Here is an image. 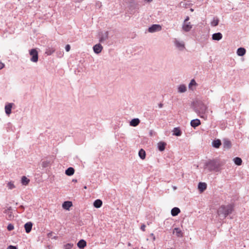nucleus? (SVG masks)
<instances>
[{"instance_id":"obj_8","label":"nucleus","mask_w":249,"mask_h":249,"mask_svg":"<svg viewBox=\"0 0 249 249\" xmlns=\"http://www.w3.org/2000/svg\"><path fill=\"white\" fill-rule=\"evenodd\" d=\"M103 49V47L100 43L94 45L93 47V50L94 52L96 54H99L100 53L102 52Z\"/></svg>"},{"instance_id":"obj_54","label":"nucleus","mask_w":249,"mask_h":249,"mask_svg":"<svg viewBox=\"0 0 249 249\" xmlns=\"http://www.w3.org/2000/svg\"><path fill=\"white\" fill-rule=\"evenodd\" d=\"M167 249H173L172 248H168Z\"/></svg>"},{"instance_id":"obj_31","label":"nucleus","mask_w":249,"mask_h":249,"mask_svg":"<svg viewBox=\"0 0 249 249\" xmlns=\"http://www.w3.org/2000/svg\"><path fill=\"white\" fill-rule=\"evenodd\" d=\"M174 232L176 233V234L178 237L182 236V232L180 229L178 228H175L174 229Z\"/></svg>"},{"instance_id":"obj_37","label":"nucleus","mask_w":249,"mask_h":249,"mask_svg":"<svg viewBox=\"0 0 249 249\" xmlns=\"http://www.w3.org/2000/svg\"><path fill=\"white\" fill-rule=\"evenodd\" d=\"M7 187L10 189H13V188H14L15 187V186L14 185V184L13 183L11 182L8 183Z\"/></svg>"},{"instance_id":"obj_45","label":"nucleus","mask_w":249,"mask_h":249,"mask_svg":"<svg viewBox=\"0 0 249 249\" xmlns=\"http://www.w3.org/2000/svg\"><path fill=\"white\" fill-rule=\"evenodd\" d=\"M143 0L146 1L147 3H150L153 1V0Z\"/></svg>"},{"instance_id":"obj_22","label":"nucleus","mask_w":249,"mask_h":249,"mask_svg":"<svg viewBox=\"0 0 249 249\" xmlns=\"http://www.w3.org/2000/svg\"><path fill=\"white\" fill-rule=\"evenodd\" d=\"M72 204L71 201H65L63 204L62 207L63 208L67 210H69L70 208L72 206Z\"/></svg>"},{"instance_id":"obj_14","label":"nucleus","mask_w":249,"mask_h":249,"mask_svg":"<svg viewBox=\"0 0 249 249\" xmlns=\"http://www.w3.org/2000/svg\"><path fill=\"white\" fill-rule=\"evenodd\" d=\"M13 105V103H8V104L5 105V111L7 115H9L11 113V109L12 108Z\"/></svg>"},{"instance_id":"obj_48","label":"nucleus","mask_w":249,"mask_h":249,"mask_svg":"<svg viewBox=\"0 0 249 249\" xmlns=\"http://www.w3.org/2000/svg\"><path fill=\"white\" fill-rule=\"evenodd\" d=\"M19 208L21 209L22 210H23V209H24V206H22V205H20V206H19Z\"/></svg>"},{"instance_id":"obj_3","label":"nucleus","mask_w":249,"mask_h":249,"mask_svg":"<svg viewBox=\"0 0 249 249\" xmlns=\"http://www.w3.org/2000/svg\"><path fill=\"white\" fill-rule=\"evenodd\" d=\"M232 212V208L231 205L221 206L217 210V214L219 216H222L224 218L226 217Z\"/></svg>"},{"instance_id":"obj_10","label":"nucleus","mask_w":249,"mask_h":249,"mask_svg":"<svg viewBox=\"0 0 249 249\" xmlns=\"http://www.w3.org/2000/svg\"><path fill=\"white\" fill-rule=\"evenodd\" d=\"M192 28V25L191 24L190 22H184L182 25V29L186 32H189Z\"/></svg>"},{"instance_id":"obj_46","label":"nucleus","mask_w":249,"mask_h":249,"mask_svg":"<svg viewBox=\"0 0 249 249\" xmlns=\"http://www.w3.org/2000/svg\"><path fill=\"white\" fill-rule=\"evenodd\" d=\"M150 235H151V236H152L153 239L154 240H155V237L154 234L153 233H151Z\"/></svg>"},{"instance_id":"obj_41","label":"nucleus","mask_w":249,"mask_h":249,"mask_svg":"<svg viewBox=\"0 0 249 249\" xmlns=\"http://www.w3.org/2000/svg\"><path fill=\"white\" fill-rule=\"evenodd\" d=\"M145 225L144 224H142L141 227V230L143 231H145Z\"/></svg>"},{"instance_id":"obj_9","label":"nucleus","mask_w":249,"mask_h":249,"mask_svg":"<svg viewBox=\"0 0 249 249\" xmlns=\"http://www.w3.org/2000/svg\"><path fill=\"white\" fill-rule=\"evenodd\" d=\"M223 148L224 149H230L231 147V142L227 138H225L223 140Z\"/></svg>"},{"instance_id":"obj_29","label":"nucleus","mask_w":249,"mask_h":249,"mask_svg":"<svg viewBox=\"0 0 249 249\" xmlns=\"http://www.w3.org/2000/svg\"><path fill=\"white\" fill-rule=\"evenodd\" d=\"M139 156L140 158L144 160L145 158V152L143 149H141L139 151Z\"/></svg>"},{"instance_id":"obj_23","label":"nucleus","mask_w":249,"mask_h":249,"mask_svg":"<svg viewBox=\"0 0 249 249\" xmlns=\"http://www.w3.org/2000/svg\"><path fill=\"white\" fill-rule=\"evenodd\" d=\"M103 202L101 199H97L93 202V206L96 208H99L102 205Z\"/></svg>"},{"instance_id":"obj_30","label":"nucleus","mask_w":249,"mask_h":249,"mask_svg":"<svg viewBox=\"0 0 249 249\" xmlns=\"http://www.w3.org/2000/svg\"><path fill=\"white\" fill-rule=\"evenodd\" d=\"M30 182V179H28L26 177L23 176L21 178V183L23 185H27Z\"/></svg>"},{"instance_id":"obj_17","label":"nucleus","mask_w":249,"mask_h":249,"mask_svg":"<svg viewBox=\"0 0 249 249\" xmlns=\"http://www.w3.org/2000/svg\"><path fill=\"white\" fill-rule=\"evenodd\" d=\"M77 245L80 249H84L87 246V242L85 240L81 239L78 241Z\"/></svg>"},{"instance_id":"obj_21","label":"nucleus","mask_w":249,"mask_h":249,"mask_svg":"<svg viewBox=\"0 0 249 249\" xmlns=\"http://www.w3.org/2000/svg\"><path fill=\"white\" fill-rule=\"evenodd\" d=\"M180 212V209L178 207H174L171 210V213L173 216L178 215Z\"/></svg>"},{"instance_id":"obj_19","label":"nucleus","mask_w":249,"mask_h":249,"mask_svg":"<svg viewBox=\"0 0 249 249\" xmlns=\"http://www.w3.org/2000/svg\"><path fill=\"white\" fill-rule=\"evenodd\" d=\"M140 123V120L138 118H134L130 122V125L132 126H137Z\"/></svg>"},{"instance_id":"obj_32","label":"nucleus","mask_w":249,"mask_h":249,"mask_svg":"<svg viewBox=\"0 0 249 249\" xmlns=\"http://www.w3.org/2000/svg\"><path fill=\"white\" fill-rule=\"evenodd\" d=\"M233 161L234 163L237 165H241L242 163V159L239 157H235L233 159Z\"/></svg>"},{"instance_id":"obj_43","label":"nucleus","mask_w":249,"mask_h":249,"mask_svg":"<svg viewBox=\"0 0 249 249\" xmlns=\"http://www.w3.org/2000/svg\"><path fill=\"white\" fill-rule=\"evenodd\" d=\"M53 235V232H50L48 233L47 236L48 237H52Z\"/></svg>"},{"instance_id":"obj_49","label":"nucleus","mask_w":249,"mask_h":249,"mask_svg":"<svg viewBox=\"0 0 249 249\" xmlns=\"http://www.w3.org/2000/svg\"><path fill=\"white\" fill-rule=\"evenodd\" d=\"M173 188L174 189V190H176L177 189V187L176 186H173Z\"/></svg>"},{"instance_id":"obj_18","label":"nucleus","mask_w":249,"mask_h":249,"mask_svg":"<svg viewBox=\"0 0 249 249\" xmlns=\"http://www.w3.org/2000/svg\"><path fill=\"white\" fill-rule=\"evenodd\" d=\"M207 188V184L205 182H199L198 184V189L201 192L204 191Z\"/></svg>"},{"instance_id":"obj_34","label":"nucleus","mask_w":249,"mask_h":249,"mask_svg":"<svg viewBox=\"0 0 249 249\" xmlns=\"http://www.w3.org/2000/svg\"><path fill=\"white\" fill-rule=\"evenodd\" d=\"M73 246L72 243H67L64 245V249H71Z\"/></svg>"},{"instance_id":"obj_50","label":"nucleus","mask_w":249,"mask_h":249,"mask_svg":"<svg viewBox=\"0 0 249 249\" xmlns=\"http://www.w3.org/2000/svg\"><path fill=\"white\" fill-rule=\"evenodd\" d=\"M128 246H131V244L130 243H128V244H127Z\"/></svg>"},{"instance_id":"obj_24","label":"nucleus","mask_w":249,"mask_h":249,"mask_svg":"<svg viewBox=\"0 0 249 249\" xmlns=\"http://www.w3.org/2000/svg\"><path fill=\"white\" fill-rule=\"evenodd\" d=\"M74 173V169L73 167H69L65 170V174L67 176H71Z\"/></svg>"},{"instance_id":"obj_12","label":"nucleus","mask_w":249,"mask_h":249,"mask_svg":"<svg viewBox=\"0 0 249 249\" xmlns=\"http://www.w3.org/2000/svg\"><path fill=\"white\" fill-rule=\"evenodd\" d=\"M24 227L26 232L28 233L32 230V227H33V223L31 222H28L25 224Z\"/></svg>"},{"instance_id":"obj_42","label":"nucleus","mask_w":249,"mask_h":249,"mask_svg":"<svg viewBox=\"0 0 249 249\" xmlns=\"http://www.w3.org/2000/svg\"><path fill=\"white\" fill-rule=\"evenodd\" d=\"M4 67V63L0 62V70H1Z\"/></svg>"},{"instance_id":"obj_47","label":"nucleus","mask_w":249,"mask_h":249,"mask_svg":"<svg viewBox=\"0 0 249 249\" xmlns=\"http://www.w3.org/2000/svg\"><path fill=\"white\" fill-rule=\"evenodd\" d=\"M159 107L160 108H161L163 107V104L162 103H160L159 104Z\"/></svg>"},{"instance_id":"obj_13","label":"nucleus","mask_w":249,"mask_h":249,"mask_svg":"<svg viewBox=\"0 0 249 249\" xmlns=\"http://www.w3.org/2000/svg\"><path fill=\"white\" fill-rule=\"evenodd\" d=\"M246 53V50L243 47H240L237 49L236 51L237 55L239 56H244Z\"/></svg>"},{"instance_id":"obj_39","label":"nucleus","mask_w":249,"mask_h":249,"mask_svg":"<svg viewBox=\"0 0 249 249\" xmlns=\"http://www.w3.org/2000/svg\"><path fill=\"white\" fill-rule=\"evenodd\" d=\"M71 49V46L69 44H67L65 46V50L67 52H69Z\"/></svg>"},{"instance_id":"obj_40","label":"nucleus","mask_w":249,"mask_h":249,"mask_svg":"<svg viewBox=\"0 0 249 249\" xmlns=\"http://www.w3.org/2000/svg\"><path fill=\"white\" fill-rule=\"evenodd\" d=\"M7 249H17V248L15 246L10 245L8 247Z\"/></svg>"},{"instance_id":"obj_53","label":"nucleus","mask_w":249,"mask_h":249,"mask_svg":"<svg viewBox=\"0 0 249 249\" xmlns=\"http://www.w3.org/2000/svg\"><path fill=\"white\" fill-rule=\"evenodd\" d=\"M84 189H87V186H85L84 187Z\"/></svg>"},{"instance_id":"obj_27","label":"nucleus","mask_w":249,"mask_h":249,"mask_svg":"<svg viewBox=\"0 0 249 249\" xmlns=\"http://www.w3.org/2000/svg\"><path fill=\"white\" fill-rule=\"evenodd\" d=\"M55 52V49L53 48L48 47L45 51V53L48 55H50Z\"/></svg>"},{"instance_id":"obj_4","label":"nucleus","mask_w":249,"mask_h":249,"mask_svg":"<svg viewBox=\"0 0 249 249\" xmlns=\"http://www.w3.org/2000/svg\"><path fill=\"white\" fill-rule=\"evenodd\" d=\"M29 54L31 56L30 60L33 62H37L38 60V52L36 49H32L29 51Z\"/></svg>"},{"instance_id":"obj_44","label":"nucleus","mask_w":249,"mask_h":249,"mask_svg":"<svg viewBox=\"0 0 249 249\" xmlns=\"http://www.w3.org/2000/svg\"><path fill=\"white\" fill-rule=\"evenodd\" d=\"M189 20V17L188 16L186 17V18L185 19L184 22H187Z\"/></svg>"},{"instance_id":"obj_20","label":"nucleus","mask_w":249,"mask_h":249,"mask_svg":"<svg viewBox=\"0 0 249 249\" xmlns=\"http://www.w3.org/2000/svg\"><path fill=\"white\" fill-rule=\"evenodd\" d=\"M166 143L163 142H160L158 143V149L160 151H163L165 150Z\"/></svg>"},{"instance_id":"obj_35","label":"nucleus","mask_w":249,"mask_h":249,"mask_svg":"<svg viewBox=\"0 0 249 249\" xmlns=\"http://www.w3.org/2000/svg\"><path fill=\"white\" fill-rule=\"evenodd\" d=\"M197 85V83H196V81L195 80V79H192L191 80V82H190L189 84V88L190 89H192V87L193 86H196Z\"/></svg>"},{"instance_id":"obj_6","label":"nucleus","mask_w":249,"mask_h":249,"mask_svg":"<svg viewBox=\"0 0 249 249\" xmlns=\"http://www.w3.org/2000/svg\"><path fill=\"white\" fill-rule=\"evenodd\" d=\"M99 36L100 42L103 43L108 38V32H100L99 34Z\"/></svg>"},{"instance_id":"obj_16","label":"nucleus","mask_w":249,"mask_h":249,"mask_svg":"<svg viewBox=\"0 0 249 249\" xmlns=\"http://www.w3.org/2000/svg\"><path fill=\"white\" fill-rule=\"evenodd\" d=\"M200 124V121L198 119H194L192 120L190 123L191 126L194 127V128L199 125Z\"/></svg>"},{"instance_id":"obj_28","label":"nucleus","mask_w":249,"mask_h":249,"mask_svg":"<svg viewBox=\"0 0 249 249\" xmlns=\"http://www.w3.org/2000/svg\"><path fill=\"white\" fill-rule=\"evenodd\" d=\"M175 43L176 47L180 50H182L184 48V44L183 42L176 40Z\"/></svg>"},{"instance_id":"obj_51","label":"nucleus","mask_w":249,"mask_h":249,"mask_svg":"<svg viewBox=\"0 0 249 249\" xmlns=\"http://www.w3.org/2000/svg\"><path fill=\"white\" fill-rule=\"evenodd\" d=\"M205 38H206V39H208V36H207V35H206V36H205Z\"/></svg>"},{"instance_id":"obj_7","label":"nucleus","mask_w":249,"mask_h":249,"mask_svg":"<svg viewBox=\"0 0 249 249\" xmlns=\"http://www.w3.org/2000/svg\"><path fill=\"white\" fill-rule=\"evenodd\" d=\"M161 26L159 24H153L148 29L149 33H154L160 31L161 30Z\"/></svg>"},{"instance_id":"obj_2","label":"nucleus","mask_w":249,"mask_h":249,"mask_svg":"<svg viewBox=\"0 0 249 249\" xmlns=\"http://www.w3.org/2000/svg\"><path fill=\"white\" fill-rule=\"evenodd\" d=\"M207 107L201 101L197 102L194 107L195 112L202 118H205L206 116L205 113L207 110Z\"/></svg>"},{"instance_id":"obj_15","label":"nucleus","mask_w":249,"mask_h":249,"mask_svg":"<svg viewBox=\"0 0 249 249\" xmlns=\"http://www.w3.org/2000/svg\"><path fill=\"white\" fill-rule=\"evenodd\" d=\"M222 35L221 33H216L212 35V39L213 40L219 41L222 38Z\"/></svg>"},{"instance_id":"obj_36","label":"nucleus","mask_w":249,"mask_h":249,"mask_svg":"<svg viewBox=\"0 0 249 249\" xmlns=\"http://www.w3.org/2000/svg\"><path fill=\"white\" fill-rule=\"evenodd\" d=\"M7 229L8 231H11L14 229V226L12 224H9L7 226Z\"/></svg>"},{"instance_id":"obj_25","label":"nucleus","mask_w":249,"mask_h":249,"mask_svg":"<svg viewBox=\"0 0 249 249\" xmlns=\"http://www.w3.org/2000/svg\"><path fill=\"white\" fill-rule=\"evenodd\" d=\"M173 135L180 136L182 134V132L179 127H175L173 130Z\"/></svg>"},{"instance_id":"obj_5","label":"nucleus","mask_w":249,"mask_h":249,"mask_svg":"<svg viewBox=\"0 0 249 249\" xmlns=\"http://www.w3.org/2000/svg\"><path fill=\"white\" fill-rule=\"evenodd\" d=\"M3 213L6 214V218L7 220H11L14 218L11 207H9L7 209H5Z\"/></svg>"},{"instance_id":"obj_26","label":"nucleus","mask_w":249,"mask_h":249,"mask_svg":"<svg viewBox=\"0 0 249 249\" xmlns=\"http://www.w3.org/2000/svg\"><path fill=\"white\" fill-rule=\"evenodd\" d=\"M178 92L179 93H183L185 92L187 90V88L186 86L184 84L180 85L178 88Z\"/></svg>"},{"instance_id":"obj_11","label":"nucleus","mask_w":249,"mask_h":249,"mask_svg":"<svg viewBox=\"0 0 249 249\" xmlns=\"http://www.w3.org/2000/svg\"><path fill=\"white\" fill-rule=\"evenodd\" d=\"M221 144L222 143L220 140L215 139L212 142V145L214 148H219L221 146Z\"/></svg>"},{"instance_id":"obj_38","label":"nucleus","mask_w":249,"mask_h":249,"mask_svg":"<svg viewBox=\"0 0 249 249\" xmlns=\"http://www.w3.org/2000/svg\"><path fill=\"white\" fill-rule=\"evenodd\" d=\"M57 57L61 58L63 56V53L61 52H57Z\"/></svg>"},{"instance_id":"obj_33","label":"nucleus","mask_w":249,"mask_h":249,"mask_svg":"<svg viewBox=\"0 0 249 249\" xmlns=\"http://www.w3.org/2000/svg\"><path fill=\"white\" fill-rule=\"evenodd\" d=\"M219 21V20L217 18H213V20L211 22V26L213 27L217 26L218 25Z\"/></svg>"},{"instance_id":"obj_1","label":"nucleus","mask_w":249,"mask_h":249,"mask_svg":"<svg viewBox=\"0 0 249 249\" xmlns=\"http://www.w3.org/2000/svg\"><path fill=\"white\" fill-rule=\"evenodd\" d=\"M221 164L217 160H210L206 162L204 165L205 169H207L209 172H220Z\"/></svg>"},{"instance_id":"obj_52","label":"nucleus","mask_w":249,"mask_h":249,"mask_svg":"<svg viewBox=\"0 0 249 249\" xmlns=\"http://www.w3.org/2000/svg\"><path fill=\"white\" fill-rule=\"evenodd\" d=\"M72 181H74V182H76L77 181V180L76 179L75 180L73 179Z\"/></svg>"}]
</instances>
